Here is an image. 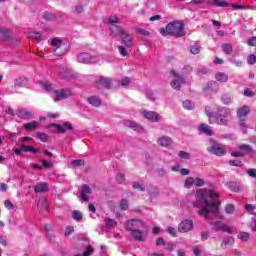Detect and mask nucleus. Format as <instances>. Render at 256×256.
Returning <instances> with one entry per match:
<instances>
[{
    "label": "nucleus",
    "instance_id": "obj_1",
    "mask_svg": "<svg viewBox=\"0 0 256 256\" xmlns=\"http://www.w3.org/2000/svg\"><path fill=\"white\" fill-rule=\"evenodd\" d=\"M207 197H210V199H219V194L215 190H207L206 188L196 192V199L204 203L203 208L198 210V215H203L205 219L209 218L210 213L219 215V207L221 206L220 201L209 203Z\"/></svg>",
    "mask_w": 256,
    "mask_h": 256
},
{
    "label": "nucleus",
    "instance_id": "obj_2",
    "mask_svg": "<svg viewBox=\"0 0 256 256\" xmlns=\"http://www.w3.org/2000/svg\"><path fill=\"white\" fill-rule=\"evenodd\" d=\"M160 35L163 37H167L170 35L171 37H185V24L181 21L170 22L166 25V27L161 28L159 30Z\"/></svg>",
    "mask_w": 256,
    "mask_h": 256
},
{
    "label": "nucleus",
    "instance_id": "obj_3",
    "mask_svg": "<svg viewBox=\"0 0 256 256\" xmlns=\"http://www.w3.org/2000/svg\"><path fill=\"white\" fill-rule=\"evenodd\" d=\"M126 230L131 233L139 231V229H147V224L140 219H132L126 222Z\"/></svg>",
    "mask_w": 256,
    "mask_h": 256
},
{
    "label": "nucleus",
    "instance_id": "obj_4",
    "mask_svg": "<svg viewBox=\"0 0 256 256\" xmlns=\"http://www.w3.org/2000/svg\"><path fill=\"white\" fill-rule=\"evenodd\" d=\"M170 73L174 77V80L171 82V87L177 91H180L181 85H185V79H187V77L177 73V71L173 69L170 71Z\"/></svg>",
    "mask_w": 256,
    "mask_h": 256
},
{
    "label": "nucleus",
    "instance_id": "obj_5",
    "mask_svg": "<svg viewBox=\"0 0 256 256\" xmlns=\"http://www.w3.org/2000/svg\"><path fill=\"white\" fill-rule=\"evenodd\" d=\"M78 63H82L84 65H91V63H99V57L93 56L90 53L82 52L77 56Z\"/></svg>",
    "mask_w": 256,
    "mask_h": 256
},
{
    "label": "nucleus",
    "instance_id": "obj_6",
    "mask_svg": "<svg viewBox=\"0 0 256 256\" xmlns=\"http://www.w3.org/2000/svg\"><path fill=\"white\" fill-rule=\"evenodd\" d=\"M229 115H231V110H229V108H219L218 113L215 116L216 123L218 125H226L227 117H229Z\"/></svg>",
    "mask_w": 256,
    "mask_h": 256
},
{
    "label": "nucleus",
    "instance_id": "obj_7",
    "mask_svg": "<svg viewBox=\"0 0 256 256\" xmlns=\"http://www.w3.org/2000/svg\"><path fill=\"white\" fill-rule=\"evenodd\" d=\"M54 95V102L57 103V101L69 99V97L73 95V92H71V89L69 88H62L60 90H54Z\"/></svg>",
    "mask_w": 256,
    "mask_h": 256
},
{
    "label": "nucleus",
    "instance_id": "obj_8",
    "mask_svg": "<svg viewBox=\"0 0 256 256\" xmlns=\"http://www.w3.org/2000/svg\"><path fill=\"white\" fill-rule=\"evenodd\" d=\"M111 85H113V81L110 77L101 76L95 81V86L97 89H111Z\"/></svg>",
    "mask_w": 256,
    "mask_h": 256
},
{
    "label": "nucleus",
    "instance_id": "obj_9",
    "mask_svg": "<svg viewBox=\"0 0 256 256\" xmlns=\"http://www.w3.org/2000/svg\"><path fill=\"white\" fill-rule=\"evenodd\" d=\"M37 209L42 213V215H49V204L46 197L42 196L39 198Z\"/></svg>",
    "mask_w": 256,
    "mask_h": 256
},
{
    "label": "nucleus",
    "instance_id": "obj_10",
    "mask_svg": "<svg viewBox=\"0 0 256 256\" xmlns=\"http://www.w3.org/2000/svg\"><path fill=\"white\" fill-rule=\"evenodd\" d=\"M131 237L135 239V241L143 242L147 239V228H140L139 230H135L131 232Z\"/></svg>",
    "mask_w": 256,
    "mask_h": 256
},
{
    "label": "nucleus",
    "instance_id": "obj_11",
    "mask_svg": "<svg viewBox=\"0 0 256 256\" xmlns=\"http://www.w3.org/2000/svg\"><path fill=\"white\" fill-rule=\"evenodd\" d=\"M52 127L56 128L55 133H67V131H73V124L71 122H64L61 124H52Z\"/></svg>",
    "mask_w": 256,
    "mask_h": 256
},
{
    "label": "nucleus",
    "instance_id": "obj_12",
    "mask_svg": "<svg viewBox=\"0 0 256 256\" xmlns=\"http://www.w3.org/2000/svg\"><path fill=\"white\" fill-rule=\"evenodd\" d=\"M249 113H251V108L247 105H244L238 108L236 112L239 121H247V117L249 116Z\"/></svg>",
    "mask_w": 256,
    "mask_h": 256
},
{
    "label": "nucleus",
    "instance_id": "obj_13",
    "mask_svg": "<svg viewBox=\"0 0 256 256\" xmlns=\"http://www.w3.org/2000/svg\"><path fill=\"white\" fill-rule=\"evenodd\" d=\"M142 115H143L144 119H147L148 121H151V123L159 122V114L155 111L143 110Z\"/></svg>",
    "mask_w": 256,
    "mask_h": 256
},
{
    "label": "nucleus",
    "instance_id": "obj_14",
    "mask_svg": "<svg viewBox=\"0 0 256 256\" xmlns=\"http://www.w3.org/2000/svg\"><path fill=\"white\" fill-rule=\"evenodd\" d=\"M193 229V221L184 220L178 226V231L180 233H187Z\"/></svg>",
    "mask_w": 256,
    "mask_h": 256
},
{
    "label": "nucleus",
    "instance_id": "obj_15",
    "mask_svg": "<svg viewBox=\"0 0 256 256\" xmlns=\"http://www.w3.org/2000/svg\"><path fill=\"white\" fill-rule=\"evenodd\" d=\"M80 199H82V201H89V195H91L92 191H91V187L87 184H83L80 188Z\"/></svg>",
    "mask_w": 256,
    "mask_h": 256
},
{
    "label": "nucleus",
    "instance_id": "obj_16",
    "mask_svg": "<svg viewBox=\"0 0 256 256\" xmlns=\"http://www.w3.org/2000/svg\"><path fill=\"white\" fill-rule=\"evenodd\" d=\"M124 127H129L133 129V131H137V133H143V126L139 125L137 122H133L131 120H124L123 121Z\"/></svg>",
    "mask_w": 256,
    "mask_h": 256
},
{
    "label": "nucleus",
    "instance_id": "obj_17",
    "mask_svg": "<svg viewBox=\"0 0 256 256\" xmlns=\"http://www.w3.org/2000/svg\"><path fill=\"white\" fill-rule=\"evenodd\" d=\"M122 39V43L129 49L133 47V35L129 34L128 32L124 31L122 35H120Z\"/></svg>",
    "mask_w": 256,
    "mask_h": 256
},
{
    "label": "nucleus",
    "instance_id": "obj_18",
    "mask_svg": "<svg viewBox=\"0 0 256 256\" xmlns=\"http://www.w3.org/2000/svg\"><path fill=\"white\" fill-rule=\"evenodd\" d=\"M207 151L212 155H217L218 157H223L227 154V151L219 146H210L207 148Z\"/></svg>",
    "mask_w": 256,
    "mask_h": 256
},
{
    "label": "nucleus",
    "instance_id": "obj_19",
    "mask_svg": "<svg viewBox=\"0 0 256 256\" xmlns=\"http://www.w3.org/2000/svg\"><path fill=\"white\" fill-rule=\"evenodd\" d=\"M109 31L112 37H121V35L125 33V30H123V27L119 26V24H114L110 26Z\"/></svg>",
    "mask_w": 256,
    "mask_h": 256
},
{
    "label": "nucleus",
    "instance_id": "obj_20",
    "mask_svg": "<svg viewBox=\"0 0 256 256\" xmlns=\"http://www.w3.org/2000/svg\"><path fill=\"white\" fill-rule=\"evenodd\" d=\"M16 115L20 119H33V112L28 111L25 108L18 109Z\"/></svg>",
    "mask_w": 256,
    "mask_h": 256
},
{
    "label": "nucleus",
    "instance_id": "obj_21",
    "mask_svg": "<svg viewBox=\"0 0 256 256\" xmlns=\"http://www.w3.org/2000/svg\"><path fill=\"white\" fill-rule=\"evenodd\" d=\"M49 191V184L47 182L36 183L34 186L35 193H47Z\"/></svg>",
    "mask_w": 256,
    "mask_h": 256
},
{
    "label": "nucleus",
    "instance_id": "obj_22",
    "mask_svg": "<svg viewBox=\"0 0 256 256\" xmlns=\"http://www.w3.org/2000/svg\"><path fill=\"white\" fill-rule=\"evenodd\" d=\"M157 143L160 145V147H170V145L173 143V140L169 136H162L158 138Z\"/></svg>",
    "mask_w": 256,
    "mask_h": 256
},
{
    "label": "nucleus",
    "instance_id": "obj_23",
    "mask_svg": "<svg viewBox=\"0 0 256 256\" xmlns=\"http://www.w3.org/2000/svg\"><path fill=\"white\" fill-rule=\"evenodd\" d=\"M21 151H24V153H34V155L41 153V150L25 144L21 145Z\"/></svg>",
    "mask_w": 256,
    "mask_h": 256
},
{
    "label": "nucleus",
    "instance_id": "obj_24",
    "mask_svg": "<svg viewBox=\"0 0 256 256\" xmlns=\"http://www.w3.org/2000/svg\"><path fill=\"white\" fill-rule=\"evenodd\" d=\"M2 41H9L13 37V32L9 28H1Z\"/></svg>",
    "mask_w": 256,
    "mask_h": 256
},
{
    "label": "nucleus",
    "instance_id": "obj_25",
    "mask_svg": "<svg viewBox=\"0 0 256 256\" xmlns=\"http://www.w3.org/2000/svg\"><path fill=\"white\" fill-rule=\"evenodd\" d=\"M39 127V122L37 121H32L29 123L23 124V128L25 131H35Z\"/></svg>",
    "mask_w": 256,
    "mask_h": 256
},
{
    "label": "nucleus",
    "instance_id": "obj_26",
    "mask_svg": "<svg viewBox=\"0 0 256 256\" xmlns=\"http://www.w3.org/2000/svg\"><path fill=\"white\" fill-rule=\"evenodd\" d=\"M209 5H215V7H229V4L225 0H208Z\"/></svg>",
    "mask_w": 256,
    "mask_h": 256
},
{
    "label": "nucleus",
    "instance_id": "obj_27",
    "mask_svg": "<svg viewBox=\"0 0 256 256\" xmlns=\"http://www.w3.org/2000/svg\"><path fill=\"white\" fill-rule=\"evenodd\" d=\"M106 23H108V25L110 26H113V25H119L121 21L119 20V17H117V15H111L106 19Z\"/></svg>",
    "mask_w": 256,
    "mask_h": 256
},
{
    "label": "nucleus",
    "instance_id": "obj_28",
    "mask_svg": "<svg viewBox=\"0 0 256 256\" xmlns=\"http://www.w3.org/2000/svg\"><path fill=\"white\" fill-rule=\"evenodd\" d=\"M88 103L93 107H101V99L97 96H91L88 98Z\"/></svg>",
    "mask_w": 256,
    "mask_h": 256
},
{
    "label": "nucleus",
    "instance_id": "obj_29",
    "mask_svg": "<svg viewBox=\"0 0 256 256\" xmlns=\"http://www.w3.org/2000/svg\"><path fill=\"white\" fill-rule=\"evenodd\" d=\"M215 78L216 81H219L220 83H227V81H229V76L223 72H218Z\"/></svg>",
    "mask_w": 256,
    "mask_h": 256
},
{
    "label": "nucleus",
    "instance_id": "obj_30",
    "mask_svg": "<svg viewBox=\"0 0 256 256\" xmlns=\"http://www.w3.org/2000/svg\"><path fill=\"white\" fill-rule=\"evenodd\" d=\"M199 131H201L202 133H205L206 135H209V136L213 135V132L209 128V125H207L205 123L200 124Z\"/></svg>",
    "mask_w": 256,
    "mask_h": 256
},
{
    "label": "nucleus",
    "instance_id": "obj_31",
    "mask_svg": "<svg viewBox=\"0 0 256 256\" xmlns=\"http://www.w3.org/2000/svg\"><path fill=\"white\" fill-rule=\"evenodd\" d=\"M40 85L45 89V91H48V93L53 91V84L49 81H40Z\"/></svg>",
    "mask_w": 256,
    "mask_h": 256
},
{
    "label": "nucleus",
    "instance_id": "obj_32",
    "mask_svg": "<svg viewBox=\"0 0 256 256\" xmlns=\"http://www.w3.org/2000/svg\"><path fill=\"white\" fill-rule=\"evenodd\" d=\"M240 152L243 153V155H247V153H251L252 149H251V145L249 144H241L239 146Z\"/></svg>",
    "mask_w": 256,
    "mask_h": 256
},
{
    "label": "nucleus",
    "instance_id": "obj_33",
    "mask_svg": "<svg viewBox=\"0 0 256 256\" xmlns=\"http://www.w3.org/2000/svg\"><path fill=\"white\" fill-rule=\"evenodd\" d=\"M36 139H39L42 143H47V141H49V136L44 132H36Z\"/></svg>",
    "mask_w": 256,
    "mask_h": 256
},
{
    "label": "nucleus",
    "instance_id": "obj_34",
    "mask_svg": "<svg viewBox=\"0 0 256 256\" xmlns=\"http://www.w3.org/2000/svg\"><path fill=\"white\" fill-rule=\"evenodd\" d=\"M61 75L64 79H75L77 76L69 70H63Z\"/></svg>",
    "mask_w": 256,
    "mask_h": 256
},
{
    "label": "nucleus",
    "instance_id": "obj_35",
    "mask_svg": "<svg viewBox=\"0 0 256 256\" xmlns=\"http://www.w3.org/2000/svg\"><path fill=\"white\" fill-rule=\"evenodd\" d=\"M220 231H222L223 233L231 234L233 233V231H235V227L223 223Z\"/></svg>",
    "mask_w": 256,
    "mask_h": 256
},
{
    "label": "nucleus",
    "instance_id": "obj_36",
    "mask_svg": "<svg viewBox=\"0 0 256 256\" xmlns=\"http://www.w3.org/2000/svg\"><path fill=\"white\" fill-rule=\"evenodd\" d=\"M72 219H74V221H83V214L79 210H74L72 212Z\"/></svg>",
    "mask_w": 256,
    "mask_h": 256
},
{
    "label": "nucleus",
    "instance_id": "obj_37",
    "mask_svg": "<svg viewBox=\"0 0 256 256\" xmlns=\"http://www.w3.org/2000/svg\"><path fill=\"white\" fill-rule=\"evenodd\" d=\"M222 51L226 53V55H231L233 53V46L231 44H223L222 45Z\"/></svg>",
    "mask_w": 256,
    "mask_h": 256
},
{
    "label": "nucleus",
    "instance_id": "obj_38",
    "mask_svg": "<svg viewBox=\"0 0 256 256\" xmlns=\"http://www.w3.org/2000/svg\"><path fill=\"white\" fill-rule=\"evenodd\" d=\"M229 189H231V191H234V193H239V191H241V186L237 184V182H230Z\"/></svg>",
    "mask_w": 256,
    "mask_h": 256
},
{
    "label": "nucleus",
    "instance_id": "obj_39",
    "mask_svg": "<svg viewBox=\"0 0 256 256\" xmlns=\"http://www.w3.org/2000/svg\"><path fill=\"white\" fill-rule=\"evenodd\" d=\"M225 213H227L228 215H233V213H235L237 210L235 209V205L233 204H228L225 206L224 209Z\"/></svg>",
    "mask_w": 256,
    "mask_h": 256
},
{
    "label": "nucleus",
    "instance_id": "obj_40",
    "mask_svg": "<svg viewBox=\"0 0 256 256\" xmlns=\"http://www.w3.org/2000/svg\"><path fill=\"white\" fill-rule=\"evenodd\" d=\"M195 185V179L193 177H188L184 183L186 189H191Z\"/></svg>",
    "mask_w": 256,
    "mask_h": 256
},
{
    "label": "nucleus",
    "instance_id": "obj_41",
    "mask_svg": "<svg viewBox=\"0 0 256 256\" xmlns=\"http://www.w3.org/2000/svg\"><path fill=\"white\" fill-rule=\"evenodd\" d=\"M251 235L248 232H240L238 235V239H240V241H249Z\"/></svg>",
    "mask_w": 256,
    "mask_h": 256
},
{
    "label": "nucleus",
    "instance_id": "obj_42",
    "mask_svg": "<svg viewBox=\"0 0 256 256\" xmlns=\"http://www.w3.org/2000/svg\"><path fill=\"white\" fill-rule=\"evenodd\" d=\"M183 107H184V109H187L188 111H191V109H194L195 104H193V102H191V100H185L183 102Z\"/></svg>",
    "mask_w": 256,
    "mask_h": 256
},
{
    "label": "nucleus",
    "instance_id": "obj_43",
    "mask_svg": "<svg viewBox=\"0 0 256 256\" xmlns=\"http://www.w3.org/2000/svg\"><path fill=\"white\" fill-rule=\"evenodd\" d=\"M120 209L121 211H127L129 209V202L126 199L120 200Z\"/></svg>",
    "mask_w": 256,
    "mask_h": 256
},
{
    "label": "nucleus",
    "instance_id": "obj_44",
    "mask_svg": "<svg viewBox=\"0 0 256 256\" xmlns=\"http://www.w3.org/2000/svg\"><path fill=\"white\" fill-rule=\"evenodd\" d=\"M118 83L121 87H127V85H129V83H131V78L125 77L122 80H119Z\"/></svg>",
    "mask_w": 256,
    "mask_h": 256
},
{
    "label": "nucleus",
    "instance_id": "obj_45",
    "mask_svg": "<svg viewBox=\"0 0 256 256\" xmlns=\"http://www.w3.org/2000/svg\"><path fill=\"white\" fill-rule=\"evenodd\" d=\"M190 52L192 53V55H199V53H201V47L192 45L190 46Z\"/></svg>",
    "mask_w": 256,
    "mask_h": 256
},
{
    "label": "nucleus",
    "instance_id": "obj_46",
    "mask_svg": "<svg viewBox=\"0 0 256 256\" xmlns=\"http://www.w3.org/2000/svg\"><path fill=\"white\" fill-rule=\"evenodd\" d=\"M71 163L74 167H81V166L85 167V160H81V159L72 160Z\"/></svg>",
    "mask_w": 256,
    "mask_h": 256
},
{
    "label": "nucleus",
    "instance_id": "obj_47",
    "mask_svg": "<svg viewBox=\"0 0 256 256\" xmlns=\"http://www.w3.org/2000/svg\"><path fill=\"white\" fill-rule=\"evenodd\" d=\"M52 46L57 48V47H63V40L58 39V38H54L52 40Z\"/></svg>",
    "mask_w": 256,
    "mask_h": 256
},
{
    "label": "nucleus",
    "instance_id": "obj_48",
    "mask_svg": "<svg viewBox=\"0 0 256 256\" xmlns=\"http://www.w3.org/2000/svg\"><path fill=\"white\" fill-rule=\"evenodd\" d=\"M118 51L122 57H127L129 55V52L125 46H118Z\"/></svg>",
    "mask_w": 256,
    "mask_h": 256
},
{
    "label": "nucleus",
    "instance_id": "obj_49",
    "mask_svg": "<svg viewBox=\"0 0 256 256\" xmlns=\"http://www.w3.org/2000/svg\"><path fill=\"white\" fill-rule=\"evenodd\" d=\"M25 85V78H18L14 81L13 87H23Z\"/></svg>",
    "mask_w": 256,
    "mask_h": 256
},
{
    "label": "nucleus",
    "instance_id": "obj_50",
    "mask_svg": "<svg viewBox=\"0 0 256 256\" xmlns=\"http://www.w3.org/2000/svg\"><path fill=\"white\" fill-rule=\"evenodd\" d=\"M136 33L138 35H143L144 37H148V35H151V33L143 28H136Z\"/></svg>",
    "mask_w": 256,
    "mask_h": 256
},
{
    "label": "nucleus",
    "instance_id": "obj_51",
    "mask_svg": "<svg viewBox=\"0 0 256 256\" xmlns=\"http://www.w3.org/2000/svg\"><path fill=\"white\" fill-rule=\"evenodd\" d=\"M178 157H180V159H191V154H189L188 152H185V151H180L178 153Z\"/></svg>",
    "mask_w": 256,
    "mask_h": 256
},
{
    "label": "nucleus",
    "instance_id": "obj_52",
    "mask_svg": "<svg viewBox=\"0 0 256 256\" xmlns=\"http://www.w3.org/2000/svg\"><path fill=\"white\" fill-rule=\"evenodd\" d=\"M53 53L56 57H61L65 52L63 51V47H56L54 48Z\"/></svg>",
    "mask_w": 256,
    "mask_h": 256
},
{
    "label": "nucleus",
    "instance_id": "obj_53",
    "mask_svg": "<svg viewBox=\"0 0 256 256\" xmlns=\"http://www.w3.org/2000/svg\"><path fill=\"white\" fill-rule=\"evenodd\" d=\"M229 165H231V167H243V162L240 160H230Z\"/></svg>",
    "mask_w": 256,
    "mask_h": 256
},
{
    "label": "nucleus",
    "instance_id": "obj_54",
    "mask_svg": "<svg viewBox=\"0 0 256 256\" xmlns=\"http://www.w3.org/2000/svg\"><path fill=\"white\" fill-rule=\"evenodd\" d=\"M132 187L134 189H138V191H145V185L144 184H141L139 182H134Z\"/></svg>",
    "mask_w": 256,
    "mask_h": 256
},
{
    "label": "nucleus",
    "instance_id": "obj_55",
    "mask_svg": "<svg viewBox=\"0 0 256 256\" xmlns=\"http://www.w3.org/2000/svg\"><path fill=\"white\" fill-rule=\"evenodd\" d=\"M95 252V249L92 246H88L86 251L81 256H91Z\"/></svg>",
    "mask_w": 256,
    "mask_h": 256
},
{
    "label": "nucleus",
    "instance_id": "obj_56",
    "mask_svg": "<svg viewBox=\"0 0 256 256\" xmlns=\"http://www.w3.org/2000/svg\"><path fill=\"white\" fill-rule=\"evenodd\" d=\"M116 181H117V183H119V185H121L125 181V174L118 173L116 175Z\"/></svg>",
    "mask_w": 256,
    "mask_h": 256
},
{
    "label": "nucleus",
    "instance_id": "obj_57",
    "mask_svg": "<svg viewBox=\"0 0 256 256\" xmlns=\"http://www.w3.org/2000/svg\"><path fill=\"white\" fill-rule=\"evenodd\" d=\"M214 227V231H221V227H223V222L221 221H216L212 223Z\"/></svg>",
    "mask_w": 256,
    "mask_h": 256
},
{
    "label": "nucleus",
    "instance_id": "obj_58",
    "mask_svg": "<svg viewBox=\"0 0 256 256\" xmlns=\"http://www.w3.org/2000/svg\"><path fill=\"white\" fill-rule=\"evenodd\" d=\"M4 207H6V209H9V211L15 209V205H13V202H11L10 200L4 201Z\"/></svg>",
    "mask_w": 256,
    "mask_h": 256
},
{
    "label": "nucleus",
    "instance_id": "obj_59",
    "mask_svg": "<svg viewBox=\"0 0 256 256\" xmlns=\"http://www.w3.org/2000/svg\"><path fill=\"white\" fill-rule=\"evenodd\" d=\"M193 253L195 256H201V254L203 253V250L201 249L200 245H197L193 248Z\"/></svg>",
    "mask_w": 256,
    "mask_h": 256
},
{
    "label": "nucleus",
    "instance_id": "obj_60",
    "mask_svg": "<svg viewBox=\"0 0 256 256\" xmlns=\"http://www.w3.org/2000/svg\"><path fill=\"white\" fill-rule=\"evenodd\" d=\"M194 185H195V187H203V185H205V180H203L201 178H196L194 180Z\"/></svg>",
    "mask_w": 256,
    "mask_h": 256
},
{
    "label": "nucleus",
    "instance_id": "obj_61",
    "mask_svg": "<svg viewBox=\"0 0 256 256\" xmlns=\"http://www.w3.org/2000/svg\"><path fill=\"white\" fill-rule=\"evenodd\" d=\"M29 37L30 39H41L43 34L41 32H32Z\"/></svg>",
    "mask_w": 256,
    "mask_h": 256
},
{
    "label": "nucleus",
    "instance_id": "obj_62",
    "mask_svg": "<svg viewBox=\"0 0 256 256\" xmlns=\"http://www.w3.org/2000/svg\"><path fill=\"white\" fill-rule=\"evenodd\" d=\"M73 231H75V228L73 226L66 227L65 232H64L65 237H69V235H71V233H73Z\"/></svg>",
    "mask_w": 256,
    "mask_h": 256
},
{
    "label": "nucleus",
    "instance_id": "obj_63",
    "mask_svg": "<svg viewBox=\"0 0 256 256\" xmlns=\"http://www.w3.org/2000/svg\"><path fill=\"white\" fill-rule=\"evenodd\" d=\"M248 63H249V65H255V63H256V56H255V54H250L248 56Z\"/></svg>",
    "mask_w": 256,
    "mask_h": 256
},
{
    "label": "nucleus",
    "instance_id": "obj_64",
    "mask_svg": "<svg viewBox=\"0 0 256 256\" xmlns=\"http://www.w3.org/2000/svg\"><path fill=\"white\" fill-rule=\"evenodd\" d=\"M247 43L249 47H256V36L251 37Z\"/></svg>",
    "mask_w": 256,
    "mask_h": 256
}]
</instances>
